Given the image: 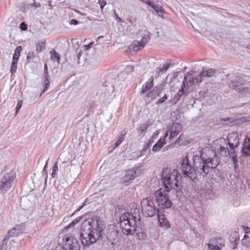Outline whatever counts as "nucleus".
I'll return each instance as SVG.
<instances>
[{"mask_svg":"<svg viewBox=\"0 0 250 250\" xmlns=\"http://www.w3.org/2000/svg\"><path fill=\"white\" fill-rule=\"evenodd\" d=\"M193 167H192L187 157L182 162L181 169L185 176L191 180L196 178V173L206 176L209 170L215 168L220 163V160L216 152L209 147H205L201 151L200 156H193Z\"/></svg>","mask_w":250,"mask_h":250,"instance_id":"1","label":"nucleus"},{"mask_svg":"<svg viewBox=\"0 0 250 250\" xmlns=\"http://www.w3.org/2000/svg\"><path fill=\"white\" fill-rule=\"evenodd\" d=\"M103 227L99 217L94 216L83 221L81 227L80 239L83 247L95 243L101 236Z\"/></svg>","mask_w":250,"mask_h":250,"instance_id":"2","label":"nucleus"},{"mask_svg":"<svg viewBox=\"0 0 250 250\" xmlns=\"http://www.w3.org/2000/svg\"><path fill=\"white\" fill-rule=\"evenodd\" d=\"M120 225L124 234L133 235L141 225L139 209L135 208L133 211L123 214L120 218Z\"/></svg>","mask_w":250,"mask_h":250,"instance_id":"3","label":"nucleus"},{"mask_svg":"<svg viewBox=\"0 0 250 250\" xmlns=\"http://www.w3.org/2000/svg\"><path fill=\"white\" fill-rule=\"evenodd\" d=\"M181 178V174L178 170L175 169L171 170L168 167L163 168L162 180L167 192L171 188L175 189L177 188Z\"/></svg>","mask_w":250,"mask_h":250,"instance_id":"4","label":"nucleus"},{"mask_svg":"<svg viewBox=\"0 0 250 250\" xmlns=\"http://www.w3.org/2000/svg\"><path fill=\"white\" fill-rule=\"evenodd\" d=\"M179 74L180 72H176L173 74L172 77V79L174 81H179L180 80H182L181 88L178 90L174 98L175 103L179 101L182 96L185 95V89L187 90L190 86L194 85L193 79L189 77L191 75L190 73H187L183 78L181 76H179Z\"/></svg>","mask_w":250,"mask_h":250,"instance_id":"5","label":"nucleus"},{"mask_svg":"<svg viewBox=\"0 0 250 250\" xmlns=\"http://www.w3.org/2000/svg\"><path fill=\"white\" fill-rule=\"evenodd\" d=\"M121 235V233L117 226L114 225L108 226L106 231V236L113 248L118 247L120 245Z\"/></svg>","mask_w":250,"mask_h":250,"instance_id":"6","label":"nucleus"},{"mask_svg":"<svg viewBox=\"0 0 250 250\" xmlns=\"http://www.w3.org/2000/svg\"><path fill=\"white\" fill-rule=\"evenodd\" d=\"M15 174L12 171L5 173L2 177L0 183V192L4 194L10 190L14 184Z\"/></svg>","mask_w":250,"mask_h":250,"instance_id":"7","label":"nucleus"},{"mask_svg":"<svg viewBox=\"0 0 250 250\" xmlns=\"http://www.w3.org/2000/svg\"><path fill=\"white\" fill-rule=\"evenodd\" d=\"M154 194L155 200L160 208L165 209L169 208L172 206V203L164 190L162 189L157 190L155 192Z\"/></svg>","mask_w":250,"mask_h":250,"instance_id":"8","label":"nucleus"},{"mask_svg":"<svg viewBox=\"0 0 250 250\" xmlns=\"http://www.w3.org/2000/svg\"><path fill=\"white\" fill-rule=\"evenodd\" d=\"M188 73H190L191 75L189 76V78L193 79L194 84L199 83L202 82L203 79L205 77L210 78L215 75L216 70L211 68L207 69H203L201 72L197 75H195V72L191 71Z\"/></svg>","mask_w":250,"mask_h":250,"instance_id":"9","label":"nucleus"},{"mask_svg":"<svg viewBox=\"0 0 250 250\" xmlns=\"http://www.w3.org/2000/svg\"><path fill=\"white\" fill-rule=\"evenodd\" d=\"M142 209L148 217H153L156 214V208L152 201L148 198H144L141 202Z\"/></svg>","mask_w":250,"mask_h":250,"instance_id":"10","label":"nucleus"},{"mask_svg":"<svg viewBox=\"0 0 250 250\" xmlns=\"http://www.w3.org/2000/svg\"><path fill=\"white\" fill-rule=\"evenodd\" d=\"M245 83V80L244 78L241 76H235L234 78L232 77L231 80L228 82L229 86L235 89L238 92H245L247 88L243 87V85Z\"/></svg>","mask_w":250,"mask_h":250,"instance_id":"11","label":"nucleus"},{"mask_svg":"<svg viewBox=\"0 0 250 250\" xmlns=\"http://www.w3.org/2000/svg\"><path fill=\"white\" fill-rule=\"evenodd\" d=\"M182 130V125L177 123H173L170 126H169L167 132L164 136V140L169 135V140L171 141L175 136L178 135Z\"/></svg>","mask_w":250,"mask_h":250,"instance_id":"12","label":"nucleus"},{"mask_svg":"<svg viewBox=\"0 0 250 250\" xmlns=\"http://www.w3.org/2000/svg\"><path fill=\"white\" fill-rule=\"evenodd\" d=\"M65 247L69 250H80V245L76 238L72 236H66L65 238Z\"/></svg>","mask_w":250,"mask_h":250,"instance_id":"13","label":"nucleus"},{"mask_svg":"<svg viewBox=\"0 0 250 250\" xmlns=\"http://www.w3.org/2000/svg\"><path fill=\"white\" fill-rule=\"evenodd\" d=\"M227 141L229 148L232 151L231 153H232L234 151L235 148L239 145V138L238 133L235 132H232L229 134L227 137Z\"/></svg>","mask_w":250,"mask_h":250,"instance_id":"14","label":"nucleus"},{"mask_svg":"<svg viewBox=\"0 0 250 250\" xmlns=\"http://www.w3.org/2000/svg\"><path fill=\"white\" fill-rule=\"evenodd\" d=\"M157 215L159 227L167 229L170 228V224L166 216L159 209H157Z\"/></svg>","mask_w":250,"mask_h":250,"instance_id":"15","label":"nucleus"},{"mask_svg":"<svg viewBox=\"0 0 250 250\" xmlns=\"http://www.w3.org/2000/svg\"><path fill=\"white\" fill-rule=\"evenodd\" d=\"M140 170L138 168H134L129 169L125 172V174L123 178V182L124 183H128L132 181L137 176H138Z\"/></svg>","mask_w":250,"mask_h":250,"instance_id":"16","label":"nucleus"},{"mask_svg":"<svg viewBox=\"0 0 250 250\" xmlns=\"http://www.w3.org/2000/svg\"><path fill=\"white\" fill-rule=\"evenodd\" d=\"M225 241L222 237H213L207 244L208 247L222 249L225 246Z\"/></svg>","mask_w":250,"mask_h":250,"instance_id":"17","label":"nucleus"},{"mask_svg":"<svg viewBox=\"0 0 250 250\" xmlns=\"http://www.w3.org/2000/svg\"><path fill=\"white\" fill-rule=\"evenodd\" d=\"M242 152L245 156L250 155V138H245L242 148Z\"/></svg>","mask_w":250,"mask_h":250,"instance_id":"18","label":"nucleus"},{"mask_svg":"<svg viewBox=\"0 0 250 250\" xmlns=\"http://www.w3.org/2000/svg\"><path fill=\"white\" fill-rule=\"evenodd\" d=\"M162 91V86L161 85L155 86L153 90L147 94L148 97H150L152 100L154 99L157 97L159 96Z\"/></svg>","mask_w":250,"mask_h":250,"instance_id":"19","label":"nucleus"},{"mask_svg":"<svg viewBox=\"0 0 250 250\" xmlns=\"http://www.w3.org/2000/svg\"><path fill=\"white\" fill-rule=\"evenodd\" d=\"M153 86V79L151 77L143 85L141 90V93L144 94L149 91Z\"/></svg>","mask_w":250,"mask_h":250,"instance_id":"20","label":"nucleus"},{"mask_svg":"<svg viewBox=\"0 0 250 250\" xmlns=\"http://www.w3.org/2000/svg\"><path fill=\"white\" fill-rule=\"evenodd\" d=\"M49 75L48 72H45V76L43 78V89L40 95V97L42 96V94L46 91L50 85V81H49Z\"/></svg>","mask_w":250,"mask_h":250,"instance_id":"21","label":"nucleus"},{"mask_svg":"<svg viewBox=\"0 0 250 250\" xmlns=\"http://www.w3.org/2000/svg\"><path fill=\"white\" fill-rule=\"evenodd\" d=\"M166 142L165 141V139L164 140V138L163 140L162 139H160L157 143L155 144L152 149V150L153 152H158L160 150V149L165 145Z\"/></svg>","mask_w":250,"mask_h":250,"instance_id":"22","label":"nucleus"},{"mask_svg":"<svg viewBox=\"0 0 250 250\" xmlns=\"http://www.w3.org/2000/svg\"><path fill=\"white\" fill-rule=\"evenodd\" d=\"M18 234L19 232L17 231V229L15 228H13L12 229L10 230L8 232V236H6L3 240V245L6 244L9 237L16 236L18 235Z\"/></svg>","mask_w":250,"mask_h":250,"instance_id":"23","label":"nucleus"},{"mask_svg":"<svg viewBox=\"0 0 250 250\" xmlns=\"http://www.w3.org/2000/svg\"><path fill=\"white\" fill-rule=\"evenodd\" d=\"M45 42L44 41H40L36 43V52L40 53L45 49Z\"/></svg>","mask_w":250,"mask_h":250,"instance_id":"24","label":"nucleus"},{"mask_svg":"<svg viewBox=\"0 0 250 250\" xmlns=\"http://www.w3.org/2000/svg\"><path fill=\"white\" fill-rule=\"evenodd\" d=\"M151 7L155 11L156 13L160 17L164 18L163 10L161 6L155 5L153 3Z\"/></svg>","mask_w":250,"mask_h":250,"instance_id":"25","label":"nucleus"},{"mask_svg":"<svg viewBox=\"0 0 250 250\" xmlns=\"http://www.w3.org/2000/svg\"><path fill=\"white\" fill-rule=\"evenodd\" d=\"M22 50L21 46H18L14 51V53L13 56V60L18 61L20 56L21 52Z\"/></svg>","mask_w":250,"mask_h":250,"instance_id":"26","label":"nucleus"},{"mask_svg":"<svg viewBox=\"0 0 250 250\" xmlns=\"http://www.w3.org/2000/svg\"><path fill=\"white\" fill-rule=\"evenodd\" d=\"M231 151H232L231 149L230 151H229L228 148L227 147L221 146L219 148V152L220 154L224 156H228V155H230Z\"/></svg>","mask_w":250,"mask_h":250,"instance_id":"27","label":"nucleus"},{"mask_svg":"<svg viewBox=\"0 0 250 250\" xmlns=\"http://www.w3.org/2000/svg\"><path fill=\"white\" fill-rule=\"evenodd\" d=\"M150 39V37L149 35H145L142 37L141 41L139 42L142 45V46H145V45L148 42Z\"/></svg>","mask_w":250,"mask_h":250,"instance_id":"28","label":"nucleus"},{"mask_svg":"<svg viewBox=\"0 0 250 250\" xmlns=\"http://www.w3.org/2000/svg\"><path fill=\"white\" fill-rule=\"evenodd\" d=\"M51 59L53 61L57 60L59 62L60 60L59 54L54 50L50 52Z\"/></svg>","mask_w":250,"mask_h":250,"instance_id":"29","label":"nucleus"},{"mask_svg":"<svg viewBox=\"0 0 250 250\" xmlns=\"http://www.w3.org/2000/svg\"><path fill=\"white\" fill-rule=\"evenodd\" d=\"M139 42H134L133 44V50L137 52L144 47Z\"/></svg>","mask_w":250,"mask_h":250,"instance_id":"30","label":"nucleus"},{"mask_svg":"<svg viewBox=\"0 0 250 250\" xmlns=\"http://www.w3.org/2000/svg\"><path fill=\"white\" fill-rule=\"evenodd\" d=\"M18 61L12 60V62L10 67V71L12 74H13L16 72Z\"/></svg>","mask_w":250,"mask_h":250,"instance_id":"31","label":"nucleus"},{"mask_svg":"<svg viewBox=\"0 0 250 250\" xmlns=\"http://www.w3.org/2000/svg\"><path fill=\"white\" fill-rule=\"evenodd\" d=\"M241 243L245 247L249 248L250 247V238L246 237V236H244V238L242 239L241 241Z\"/></svg>","mask_w":250,"mask_h":250,"instance_id":"32","label":"nucleus"},{"mask_svg":"<svg viewBox=\"0 0 250 250\" xmlns=\"http://www.w3.org/2000/svg\"><path fill=\"white\" fill-rule=\"evenodd\" d=\"M146 237V234L145 232L141 231L137 232V238L139 240H144Z\"/></svg>","mask_w":250,"mask_h":250,"instance_id":"33","label":"nucleus"},{"mask_svg":"<svg viewBox=\"0 0 250 250\" xmlns=\"http://www.w3.org/2000/svg\"><path fill=\"white\" fill-rule=\"evenodd\" d=\"M171 65L170 62H167L162 67L159 68V71L162 73H164L167 71L168 68Z\"/></svg>","mask_w":250,"mask_h":250,"instance_id":"34","label":"nucleus"},{"mask_svg":"<svg viewBox=\"0 0 250 250\" xmlns=\"http://www.w3.org/2000/svg\"><path fill=\"white\" fill-rule=\"evenodd\" d=\"M58 162H56L54 165L53 166V167H52V174H51V176H52V178L56 177V176L57 175L56 172L58 170Z\"/></svg>","mask_w":250,"mask_h":250,"instance_id":"35","label":"nucleus"},{"mask_svg":"<svg viewBox=\"0 0 250 250\" xmlns=\"http://www.w3.org/2000/svg\"><path fill=\"white\" fill-rule=\"evenodd\" d=\"M147 127L148 126L146 124H143L138 128V131L140 133H142L146 130Z\"/></svg>","mask_w":250,"mask_h":250,"instance_id":"36","label":"nucleus"},{"mask_svg":"<svg viewBox=\"0 0 250 250\" xmlns=\"http://www.w3.org/2000/svg\"><path fill=\"white\" fill-rule=\"evenodd\" d=\"M231 155L230 156V158L231 159V161L234 164V168H236V167L237 166V159L235 156L234 151L232 153H231Z\"/></svg>","mask_w":250,"mask_h":250,"instance_id":"37","label":"nucleus"},{"mask_svg":"<svg viewBox=\"0 0 250 250\" xmlns=\"http://www.w3.org/2000/svg\"><path fill=\"white\" fill-rule=\"evenodd\" d=\"M125 136V134H122L121 135V136L118 138L116 143L115 144V146H114V148L118 147L124 141Z\"/></svg>","mask_w":250,"mask_h":250,"instance_id":"38","label":"nucleus"},{"mask_svg":"<svg viewBox=\"0 0 250 250\" xmlns=\"http://www.w3.org/2000/svg\"><path fill=\"white\" fill-rule=\"evenodd\" d=\"M82 218H83L82 216H80V217L76 218V219H75L73 221H72L71 222V223L67 226V228H70L71 226H74L75 224L79 223Z\"/></svg>","mask_w":250,"mask_h":250,"instance_id":"39","label":"nucleus"},{"mask_svg":"<svg viewBox=\"0 0 250 250\" xmlns=\"http://www.w3.org/2000/svg\"><path fill=\"white\" fill-rule=\"evenodd\" d=\"M36 54L34 52H29L27 56V60H32L36 58Z\"/></svg>","mask_w":250,"mask_h":250,"instance_id":"40","label":"nucleus"},{"mask_svg":"<svg viewBox=\"0 0 250 250\" xmlns=\"http://www.w3.org/2000/svg\"><path fill=\"white\" fill-rule=\"evenodd\" d=\"M48 161H49V159H48L46 162V164L43 168V170H42V172H43V174H44L45 175V182H46V180H47V171H46V168H47V165H48Z\"/></svg>","mask_w":250,"mask_h":250,"instance_id":"41","label":"nucleus"},{"mask_svg":"<svg viewBox=\"0 0 250 250\" xmlns=\"http://www.w3.org/2000/svg\"><path fill=\"white\" fill-rule=\"evenodd\" d=\"M22 101H19L18 103H17V106L16 107V113L17 114L19 110L20 109V108H21V106H22Z\"/></svg>","mask_w":250,"mask_h":250,"instance_id":"42","label":"nucleus"},{"mask_svg":"<svg viewBox=\"0 0 250 250\" xmlns=\"http://www.w3.org/2000/svg\"><path fill=\"white\" fill-rule=\"evenodd\" d=\"M167 98V95H165L162 98L159 99L157 102V104H161L164 102Z\"/></svg>","mask_w":250,"mask_h":250,"instance_id":"43","label":"nucleus"},{"mask_svg":"<svg viewBox=\"0 0 250 250\" xmlns=\"http://www.w3.org/2000/svg\"><path fill=\"white\" fill-rule=\"evenodd\" d=\"M99 4L100 5L101 8L103 9L106 2L104 0H99Z\"/></svg>","mask_w":250,"mask_h":250,"instance_id":"44","label":"nucleus"},{"mask_svg":"<svg viewBox=\"0 0 250 250\" xmlns=\"http://www.w3.org/2000/svg\"><path fill=\"white\" fill-rule=\"evenodd\" d=\"M93 42H90L87 45H84V49L86 50H89L90 48H91V47L93 45Z\"/></svg>","mask_w":250,"mask_h":250,"instance_id":"45","label":"nucleus"},{"mask_svg":"<svg viewBox=\"0 0 250 250\" xmlns=\"http://www.w3.org/2000/svg\"><path fill=\"white\" fill-rule=\"evenodd\" d=\"M127 72H132L134 70V67L132 65H127L125 68Z\"/></svg>","mask_w":250,"mask_h":250,"instance_id":"46","label":"nucleus"},{"mask_svg":"<svg viewBox=\"0 0 250 250\" xmlns=\"http://www.w3.org/2000/svg\"><path fill=\"white\" fill-rule=\"evenodd\" d=\"M147 147H148V146H147V145L141 151V154L140 155V156H142L145 154V153H146V152L147 149Z\"/></svg>","mask_w":250,"mask_h":250,"instance_id":"47","label":"nucleus"},{"mask_svg":"<svg viewBox=\"0 0 250 250\" xmlns=\"http://www.w3.org/2000/svg\"><path fill=\"white\" fill-rule=\"evenodd\" d=\"M183 138V134L180 135L178 138L175 141V144H181V140Z\"/></svg>","mask_w":250,"mask_h":250,"instance_id":"48","label":"nucleus"},{"mask_svg":"<svg viewBox=\"0 0 250 250\" xmlns=\"http://www.w3.org/2000/svg\"><path fill=\"white\" fill-rule=\"evenodd\" d=\"M79 21L75 19H72L70 21V24L71 25H77Z\"/></svg>","mask_w":250,"mask_h":250,"instance_id":"49","label":"nucleus"},{"mask_svg":"<svg viewBox=\"0 0 250 250\" xmlns=\"http://www.w3.org/2000/svg\"><path fill=\"white\" fill-rule=\"evenodd\" d=\"M20 27L22 30H25L27 28L26 24H25L24 22L21 23Z\"/></svg>","mask_w":250,"mask_h":250,"instance_id":"50","label":"nucleus"},{"mask_svg":"<svg viewBox=\"0 0 250 250\" xmlns=\"http://www.w3.org/2000/svg\"><path fill=\"white\" fill-rule=\"evenodd\" d=\"M34 1H35V0H34ZM31 4L33 5L36 8H38L41 6V4L40 3H36L35 2V1H34L33 3Z\"/></svg>","mask_w":250,"mask_h":250,"instance_id":"51","label":"nucleus"},{"mask_svg":"<svg viewBox=\"0 0 250 250\" xmlns=\"http://www.w3.org/2000/svg\"><path fill=\"white\" fill-rule=\"evenodd\" d=\"M86 201V200L83 202V204L79 207L78 209L76 210V211H80L85 205V202Z\"/></svg>","mask_w":250,"mask_h":250,"instance_id":"52","label":"nucleus"},{"mask_svg":"<svg viewBox=\"0 0 250 250\" xmlns=\"http://www.w3.org/2000/svg\"><path fill=\"white\" fill-rule=\"evenodd\" d=\"M207 250H222V249L208 247V249Z\"/></svg>","mask_w":250,"mask_h":250,"instance_id":"53","label":"nucleus"},{"mask_svg":"<svg viewBox=\"0 0 250 250\" xmlns=\"http://www.w3.org/2000/svg\"><path fill=\"white\" fill-rule=\"evenodd\" d=\"M115 19L116 20H118L119 22L122 21L120 17H119L117 14H115Z\"/></svg>","mask_w":250,"mask_h":250,"instance_id":"54","label":"nucleus"},{"mask_svg":"<svg viewBox=\"0 0 250 250\" xmlns=\"http://www.w3.org/2000/svg\"><path fill=\"white\" fill-rule=\"evenodd\" d=\"M244 236L246 237L250 238V231L247 232Z\"/></svg>","mask_w":250,"mask_h":250,"instance_id":"55","label":"nucleus"},{"mask_svg":"<svg viewBox=\"0 0 250 250\" xmlns=\"http://www.w3.org/2000/svg\"><path fill=\"white\" fill-rule=\"evenodd\" d=\"M44 70H45V72H46V71L47 72V65L46 64H45V65H44ZM45 74V73H44V75Z\"/></svg>","mask_w":250,"mask_h":250,"instance_id":"56","label":"nucleus"},{"mask_svg":"<svg viewBox=\"0 0 250 250\" xmlns=\"http://www.w3.org/2000/svg\"><path fill=\"white\" fill-rule=\"evenodd\" d=\"M3 245L2 246H0V250H5L3 248Z\"/></svg>","mask_w":250,"mask_h":250,"instance_id":"57","label":"nucleus"},{"mask_svg":"<svg viewBox=\"0 0 250 250\" xmlns=\"http://www.w3.org/2000/svg\"><path fill=\"white\" fill-rule=\"evenodd\" d=\"M127 21H128V22H129L130 24H133L132 21H131V20L128 19Z\"/></svg>","mask_w":250,"mask_h":250,"instance_id":"58","label":"nucleus"},{"mask_svg":"<svg viewBox=\"0 0 250 250\" xmlns=\"http://www.w3.org/2000/svg\"><path fill=\"white\" fill-rule=\"evenodd\" d=\"M104 85H105V86H107L108 85V84H107V83H106V82H105V84H104Z\"/></svg>","mask_w":250,"mask_h":250,"instance_id":"59","label":"nucleus"},{"mask_svg":"<svg viewBox=\"0 0 250 250\" xmlns=\"http://www.w3.org/2000/svg\"><path fill=\"white\" fill-rule=\"evenodd\" d=\"M77 58H78V59H79V58H80V54L78 55Z\"/></svg>","mask_w":250,"mask_h":250,"instance_id":"60","label":"nucleus"},{"mask_svg":"<svg viewBox=\"0 0 250 250\" xmlns=\"http://www.w3.org/2000/svg\"><path fill=\"white\" fill-rule=\"evenodd\" d=\"M227 125H230V124H231V123L230 124H226Z\"/></svg>","mask_w":250,"mask_h":250,"instance_id":"61","label":"nucleus"},{"mask_svg":"<svg viewBox=\"0 0 250 250\" xmlns=\"http://www.w3.org/2000/svg\"><path fill=\"white\" fill-rule=\"evenodd\" d=\"M249 48H250V46H249Z\"/></svg>","mask_w":250,"mask_h":250,"instance_id":"62","label":"nucleus"}]
</instances>
